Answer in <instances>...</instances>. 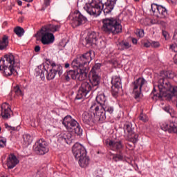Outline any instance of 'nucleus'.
Segmentation results:
<instances>
[{"label": "nucleus", "mask_w": 177, "mask_h": 177, "mask_svg": "<svg viewBox=\"0 0 177 177\" xmlns=\"http://www.w3.org/2000/svg\"><path fill=\"white\" fill-rule=\"evenodd\" d=\"M162 34L164 38H165V39H168L169 35H168V32L167 31L162 30Z\"/></svg>", "instance_id": "obj_48"}, {"label": "nucleus", "mask_w": 177, "mask_h": 177, "mask_svg": "<svg viewBox=\"0 0 177 177\" xmlns=\"http://www.w3.org/2000/svg\"><path fill=\"white\" fill-rule=\"evenodd\" d=\"M169 2H171V3H175L176 2V0H168Z\"/></svg>", "instance_id": "obj_59"}, {"label": "nucleus", "mask_w": 177, "mask_h": 177, "mask_svg": "<svg viewBox=\"0 0 177 177\" xmlns=\"http://www.w3.org/2000/svg\"><path fill=\"white\" fill-rule=\"evenodd\" d=\"M100 80L101 77L99 76L98 73H89V81L91 85L93 88V91H96L97 88H99V85H100Z\"/></svg>", "instance_id": "obj_22"}, {"label": "nucleus", "mask_w": 177, "mask_h": 177, "mask_svg": "<svg viewBox=\"0 0 177 177\" xmlns=\"http://www.w3.org/2000/svg\"><path fill=\"white\" fill-rule=\"evenodd\" d=\"M91 110L95 111V120L103 122L106 120V113L113 114L114 106L109 104V102L99 109V105L96 102H93L90 107Z\"/></svg>", "instance_id": "obj_6"}, {"label": "nucleus", "mask_w": 177, "mask_h": 177, "mask_svg": "<svg viewBox=\"0 0 177 177\" xmlns=\"http://www.w3.org/2000/svg\"><path fill=\"white\" fill-rule=\"evenodd\" d=\"M17 3H18L19 6H21V5H23V1H21V0H18Z\"/></svg>", "instance_id": "obj_55"}, {"label": "nucleus", "mask_w": 177, "mask_h": 177, "mask_svg": "<svg viewBox=\"0 0 177 177\" xmlns=\"http://www.w3.org/2000/svg\"><path fill=\"white\" fill-rule=\"evenodd\" d=\"M68 67H70V64H68V63H66L65 64V68H68Z\"/></svg>", "instance_id": "obj_57"}, {"label": "nucleus", "mask_w": 177, "mask_h": 177, "mask_svg": "<svg viewBox=\"0 0 177 177\" xmlns=\"http://www.w3.org/2000/svg\"><path fill=\"white\" fill-rule=\"evenodd\" d=\"M159 6H160V5H157L156 3L151 5V8L153 13H156V12H157L158 10Z\"/></svg>", "instance_id": "obj_43"}, {"label": "nucleus", "mask_w": 177, "mask_h": 177, "mask_svg": "<svg viewBox=\"0 0 177 177\" xmlns=\"http://www.w3.org/2000/svg\"><path fill=\"white\" fill-rule=\"evenodd\" d=\"M58 142H59V143L71 145V143H73V135L68 132L62 133L58 137Z\"/></svg>", "instance_id": "obj_23"}, {"label": "nucleus", "mask_w": 177, "mask_h": 177, "mask_svg": "<svg viewBox=\"0 0 177 177\" xmlns=\"http://www.w3.org/2000/svg\"><path fill=\"white\" fill-rule=\"evenodd\" d=\"M157 12L159 13V16L162 19H165V17L168 16V11L167 10V8L162 6L159 5Z\"/></svg>", "instance_id": "obj_32"}, {"label": "nucleus", "mask_w": 177, "mask_h": 177, "mask_svg": "<svg viewBox=\"0 0 177 177\" xmlns=\"http://www.w3.org/2000/svg\"><path fill=\"white\" fill-rule=\"evenodd\" d=\"M61 78L65 81V82H70V80H71L70 72L66 71L63 75H61Z\"/></svg>", "instance_id": "obj_39"}, {"label": "nucleus", "mask_w": 177, "mask_h": 177, "mask_svg": "<svg viewBox=\"0 0 177 177\" xmlns=\"http://www.w3.org/2000/svg\"><path fill=\"white\" fill-rule=\"evenodd\" d=\"M0 177H8V176H5L3 173H1Z\"/></svg>", "instance_id": "obj_58"}, {"label": "nucleus", "mask_w": 177, "mask_h": 177, "mask_svg": "<svg viewBox=\"0 0 177 177\" xmlns=\"http://www.w3.org/2000/svg\"><path fill=\"white\" fill-rule=\"evenodd\" d=\"M1 1H2V2H5L6 0H1Z\"/></svg>", "instance_id": "obj_63"}, {"label": "nucleus", "mask_w": 177, "mask_h": 177, "mask_svg": "<svg viewBox=\"0 0 177 177\" xmlns=\"http://www.w3.org/2000/svg\"><path fill=\"white\" fill-rule=\"evenodd\" d=\"M164 111L166 113H169L170 115L172 117V120H169V122H162L160 124V128L165 132H169V133H177V117L172 116V109H171V106H166L162 108Z\"/></svg>", "instance_id": "obj_7"}, {"label": "nucleus", "mask_w": 177, "mask_h": 177, "mask_svg": "<svg viewBox=\"0 0 177 177\" xmlns=\"http://www.w3.org/2000/svg\"><path fill=\"white\" fill-rule=\"evenodd\" d=\"M112 84V95L115 96L117 93L120 91V88H122V84L121 83V77L118 76H113L111 80Z\"/></svg>", "instance_id": "obj_19"}, {"label": "nucleus", "mask_w": 177, "mask_h": 177, "mask_svg": "<svg viewBox=\"0 0 177 177\" xmlns=\"http://www.w3.org/2000/svg\"><path fill=\"white\" fill-rule=\"evenodd\" d=\"M68 71L71 80H77V81H84L88 75V72L81 68H77V70H69Z\"/></svg>", "instance_id": "obj_15"}, {"label": "nucleus", "mask_w": 177, "mask_h": 177, "mask_svg": "<svg viewBox=\"0 0 177 177\" xmlns=\"http://www.w3.org/2000/svg\"><path fill=\"white\" fill-rule=\"evenodd\" d=\"M95 48H99L100 49H104L106 48V41L103 39L98 38L97 41H96Z\"/></svg>", "instance_id": "obj_35"}, {"label": "nucleus", "mask_w": 177, "mask_h": 177, "mask_svg": "<svg viewBox=\"0 0 177 177\" xmlns=\"http://www.w3.org/2000/svg\"><path fill=\"white\" fill-rule=\"evenodd\" d=\"M102 30L106 34H120L122 32V25L118 21L117 18L110 17L102 19Z\"/></svg>", "instance_id": "obj_5"}, {"label": "nucleus", "mask_w": 177, "mask_h": 177, "mask_svg": "<svg viewBox=\"0 0 177 177\" xmlns=\"http://www.w3.org/2000/svg\"><path fill=\"white\" fill-rule=\"evenodd\" d=\"M41 50V47L39 46H36L35 47V52H39Z\"/></svg>", "instance_id": "obj_51"}, {"label": "nucleus", "mask_w": 177, "mask_h": 177, "mask_svg": "<svg viewBox=\"0 0 177 177\" xmlns=\"http://www.w3.org/2000/svg\"><path fill=\"white\" fill-rule=\"evenodd\" d=\"M96 111L93 113L89 112H84L82 120L85 125H91L92 122H98L100 120H95Z\"/></svg>", "instance_id": "obj_20"}, {"label": "nucleus", "mask_w": 177, "mask_h": 177, "mask_svg": "<svg viewBox=\"0 0 177 177\" xmlns=\"http://www.w3.org/2000/svg\"><path fill=\"white\" fill-rule=\"evenodd\" d=\"M175 79H177V74H176V76Z\"/></svg>", "instance_id": "obj_64"}, {"label": "nucleus", "mask_w": 177, "mask_h": 177, "mask_svg": "<svg viewBox=\"0 0 177 177\" xmlns=\"http://www.w3.org/2000/svg\"><path fill=\"white\" fill-rule=\"evenodd\" d=\"M17 131V127H12L10 126V127L8 129V131Z\"/></svg>", "instance_id": "obj_52"}, {"label": "nucleus", "mask_w": 177, "mask_h": 177, "mask_svg": "<svg viewBox=\"0 0 177 177\" xmlns=\"http://www.w3.org/2000/svg\"><path fill=\"white\" fill-rule=\"evenodd\" d=\"M63 125L66 128V129H74V132L77 136H81L82 135V129L80 123L77 122L75 119L70 115L66 116L62 122Z\"/></svg>", "instance_id": "obj_8"}, {"label": "nucleus", "mask_w": 177, "mask_h": 177, "mask_svg": "<svg viewBox=\"0 0 177 177\" xmlns=\"http://www.w3.org/2000/svg\"><path fill=\"white\" fill-rule=\"evenodd\" d=\"M8 10H12V6H8Z\"/></svg>", "instance_id": "obj_61"}, {"label": "nucleus", "mask_w": 177, "mask_h": 177, "mask_svg": "<svg viewBox=\"0 0 177 177\" xmlns=\"http://www.w3.org/2000/svg\"><path fill=\"white\" fill-rule=\"evenodd\" d=\"M136 34L137 37L143 38V37H145V30L143 29H137Z\"/></svg>", "instance_id": "obj_41"}, {"label": "nucleus", "mask_w": 177, "mask_h": 177, "mask_svg": "<svg viewBox=\"0 0 177 177\" xmlns=\"http://www.w3.org/2000/svg\"><path fill=\"white\" fill-rule=\"evenodd\" d=\"M6 146V139L0 137V147H5Z\"/></svg>", "instance_id": "obj_45"}, {"label": "nucleus", "mask_w": 177, "mask_h": 177, "mask_svg": "<svg viewBox=\"0 0 177 177\" xmlns=\"http://www.w3.org/2000/svg\"><path fill=\"white\" fill-rule=\"evenodd\" d=\"M29 6H30V3H28L27 7L29 8Z\"/></svg>", "instance_id": "obj_62"}, {"label": "nucleus", "mask_w": 177, "mask_h": 177, "mask_svg": "<svg viewBox=\"0 0 177 177\" xmlns=\"http://www.w3.org/2000/svg\"><path fill=\"white\" fill-rule=\"evenodd\" d=\"M112 160L115 162H118V161H124V154L122 153V151L118 152V153H113Z\"/></svg>", "instance_id": "obj_33"}, {"label": "nucleus", "mask_w": 177, "mask_h": 177, "mask_svg": "<svg viewBox=\"0 0 177 177\" xmlns=\"http://www.w3.org/2000/svg\"><path fill=\"white\" fill-rule=\"evenodd\" d=\"M93 91V86L91 85L89 82H83L77 91V94L75 99L77 100H80V99H84L88 96V93Z\"/></svg>", "instance_id": "obj_10"}, {"label": "nucleus", "mask_w": 177, "mask_h": 177, "mask_svg": "<svg viewBox=\"0 0 177 177\" xmlns=\"http://www.w3.org/2000/svg\"><path fill=\"white\" fill-rule=\"evenodd\" d=\"M33 150L35 153L39 154V156H44L46 154V153L49 151L48 142L44 139L39 140L33 146Z\"/></svg>", "instance_id": "obj_11"}, {"label": "nucleus", "mask_w": 177, "mask_h": 177, "mask_svg": "<svg viewBox=\"0 0 177 177\" xmlns=\"http://www.w3.org/2000/svg\"><path fill=\"white\" fill-rule=\"evenodd\" d=\"M169 49V50H171V52H175L177 53V45L176 44H170Z\"/></svg>", "instance_id": "obj_44"}, {"label": "nucleus", "mask_w": 177, "mask_h": 177, "mask_svg": "<svg viewBox=\"0 0 177 177\" xmlns=\"http://www.w3.org/2000/svg\"><path fill=\"white\" fill-rule=\"evenodd\" d=\"M160 75H162V77H165L167 78V80H175L176 77V73L172 71H162L160 73Z\"/></svg>", "instance_id": "obj_28"}, {"label": "nucleus", "mask_w": 177, "mask_h": 177, "mask_svg": "<svg viewBox=\"0 0 177 177\" xmlns=\"http://www.w3.org/2000/svg\"><path fill=\"white\" fill-rule=\"evenodd\" d=\"M23 138L25 145H27V146H28V145H31V142H32V137H31L30 134L24 135Z\"/></svg>", "instance_id": "obj_36"}, {"label": "nucleus", "mask_w": 177, "mask_h": 177, "mask_svg": "<svg viewBox=\"0 0 177 177\" xmlns=\"http://www.w3.org/2000/svg\"><path fill=\"white\" fill-rule=\"evenodd\" d=\"M115 3H117V0H107L104 4L102 2L93 1L86 6V10L91 16L97 17V16H100L102 10L104 11V15L111 13Z\"/></svg>", "instance_id": "obj_2"}, {"label": "nucleus", "mask_w": 177, "mask_h": 177, "mask_svg": "<svg viewBox=\"0 0 177 177\" xmlns=\"http://www.w3.org/2000/svg\"><path fill=\"white\" fill-rule=\"evenodd\" d=\"M106 144L107 145L108 147H109V149L113 151H122V149H124V145L121 141L109 140L106 141Z\"/></svg>", "instance_id": "obj_21"}, {"label": "nucleus", "mask_w": 177, "mask_h": 177, "mask_svg": "<svg viewBox=\"0 0 177 177\" xmlns=\"http://www.w3.org/2000/svg\"><path fill=\"white\" fill-rule=\"evenodd\" d=\"M95 100L97 102L96 104L99 106V110L104 106H106L107 104V97L104 93L98 94L95 98Z\"/></svg>", "instance_id": "obj_26"}, {"label": "nucleus", "mask_w": 177, "mask_h": 177, "mask_svg": "<svg viewBox=\"0 0 177 177\" xmlns=\"http://www.w3.org/2000/svg\"><path fill=\"white\" fill-rule=\"evenodd\" d=\"M132 43L134 44V45H136V44H138V39L136 38H133L132 39Z\"/></svg>", "instance_id": "obj_53"}, {"label": "nucleus", "mask_w": 177, "mask_h": 177, "mask_svg": "<svg viewBox=\"0 0 177 177\" xmlns=\"http://www.w3.org/2000/svg\"><path fill=\"white\" fill-rule=\"evenodd\" d=\"M18 21L19 22V23H21L22 21H23V18H19V19H18Z\"/></svg>", "instance_id": "obj_60"}, {"label": "nucleus", "mask_w": 177, "mask_h": 177, "mask_svg": "<svg viewBox=\"0 0 177 177\" xmlns=\"http://www.w3.org/2000/svg\"><path fill=\"white\" fill-rule=\"evenodd\" d=\"M47 132L50 133V136H56V135H57V131H56L55 127H53L47 130Z\"/></svg>", "instance_id": "obj_42"}, {"label": "nucleus", "mask_w": 177, "mask_h": 177, "mask_svg": "<svg viewBox=\"0 0 177 177\" xmlns=\"http://www.w3.org/2000/svg\"><path fill=\"white\" fill-rule=\"evenodd\" d=\"M60 25H54V24H48L45 26H43L41 28H45L46 31L48 32H57L60 31Z\"/></svg>", "instance_id": "obj_27"}, {"label": "nucleus", "mask_w": 177, "mask_h": 177, "mask_svg": "<svg viewBox=\"0 0 177 177\" xmlns=\"http://www.w3.org/2000/svg\"><path fill=\"white\" fill-rule=\"evenodd\" d=\"M124 132H127V133L131 136V137L129 136V142H132L134 145L135 143H138L139 135L135 134V132H133L135 129L132 127V124L127 123L124 124Z\"/></svg>", "instance_id": "obj_18"}, {"label": "nucleus", "mask_w": 177, "mask_h": 177, "mask_svg": "<svg viewBox=\"0 0 177 177\" xmlns=\"http://www.w3.org/2000/svg\"><path fill=\"white\" fill-rule=\"evenodd\" d=\"M14 92L17 95V96H23V91H21L19 86H16L14 88Z\"/></svg>", "instance_id": "obj_40"}, {"label": "nucleus", "mask_w": 177, "mask_h": 177, "mask_svg": "<svg viewBox=\"0 0 177 177\" xmlns=\"http://www.w3.org/2000/svg\"><path fill=\"white\" fill-rule=\"evenodd\" d=\"M102 67V64H95L91 71H90V73H92L93 74H98L99 71L100 70V68Z\"/></svg>", "instance_id": "obj_38"}, {"label": "nucleus", "mask_w": 177, "mask_h": 177, "mask_svg": "<svg viewBox=\"0 0 177 177\" xmlns=\"http://www.w3.org/2000/svg\"><path fill=\"white\" fill-rule=\"evenodd\" d=\"M95 59V51L90 50L84 54L80 55L72 62L73 67L81 68L84 71H89V63Z\"/></svg>", "instance_id": "obj_3"}, {"label": "nucleus", "mask_w": 177, "mask_h": 177, "mask_svg": "<svg viewBox=\"0 0 177 177\" xmlns=\"http://www.w3.org/2000/svg\"><path fill=\"white\" fill-rule=\"evenodd\" d=\"M44 3L46 8H48L50 5V0H44Z\"/></svg>", "instance_id": "obj_50"}, {"label": "nucleus", "mask_w": 177, "mask_h": 177, "mask_svg": "<svg viewBox=\"0 0 177 177\" xmlns=\"http://www.w3.org/2000/svg\"><path fill=\"white\" fill-rule=\"evenodd\" d=\"M11 126H9V124H8V123L5 124V127L6 128V129H10Z\"/></svg>", "instance_id": "obj_56"}, {"label": "nucleus", "mask_w": 177, "mask_h": 177, "mask_svg": "<svg viewBox=\"0 0 177 177\" xmlns=\"http://www.w3.org/2000/svg\"><path fill=\"white\" fill-rule=\"evenodd\" d=\"M72 151L75 158L78 159L86 156V149L82 146V145L76 142L72 148Z\"/></svg>", "instance_id": "obj_16"}, {"label": "nucleus", "mask_w": 177, "mask_h": 177, "mask_svg": "<svg viewBox=\"0 0 177 177\" xmlns=\"http://www.w3.org/2000/svg\"><path fill=\"white\" fill-rule=\"evenodd\" d=\"M19 164V160L15 156V154H11L9 156L7 160V166L8 169H13V168Z\"/></svg>", "instance_id": "obj_25"}, {"label": "nucleus", "mask_w": 177, "mask_h": 177, "mask_svg": "<svg viewBox=\"0 0 177 177\" xmlns=\"http://www.w3.org/2000/svg\"><path fill=\"white\" fill-rule=\"evenodd\" d=\"M131 44L127 41H121L118 44L119 50H127L131 48Z\"/></svg>", "instance_id": "obj_31"}, {"label": "nucleus", "mask_w": 177, "mask_h": 177, "mask_svg": "<svg viewBox=\"0 0 177 177\" xmlns=\"http://www.w3.org/2000/svg\"><path fill=\"white\" fill-rule=\"evenodd\" d=\"M8 45H9V37L3 35L2 39L0 40V50L6 49V48H8Z\"/></svg>", "instance_id": "obj_30"}, {"label": "nucleus", "mask_w": 177, "mask_h": 177, "mask_svg": "<svg viewBox=\"0 0 177 177\" xmlns=\"http://www.w3.org/2000/svg\"><path fill=\"white\" fill-rule=\"evenodd\" d=\"M50 64L51 66V68L46 69L44 68V71L38 68L37 69V75H39L41 80L43 78H46L48 81H50L52 80H55V77H56V74H58L59 77H62L63 75V66L60 64H56L55 62H50Z\"/></svg>", "instance_id": "obj_4"}, {"label": "nucleus", "mask_w": 177, "mask_h": 177, "mask_svg": "<svg viewBox=\"0 0 177 177\" xmlns=\"http://www.w3.org/2000/svg\"><path fill=\"white\" fill-rule=\"evenodd\" d=\"M98 38L99 35L96 32H88L82 45L86 48H96V42H97Z\"/></svg>", "instance_id": "obj_12"}, {"label": "nucleus", "mask_w": 177, "mask_h": 177, "mask_svg": "<svg viewBox=\"0 0 177 177\" xmlns=\"http://www.w3.org/2000/svg\"><path fill=\"white\" fill-rule=\"evenodd\" d=\"M173 39L177 44V29L174 31V36H173Z\"/></svg>", "instance_id": "obj_49"}, {"label": "nucleus", "mask_w": 177, "mask_h": 177, "mask_svg": "<svg viewBox=\"0 0 177 177\" xmlns=\"http://www.w3.org/2000/svg\"><path fill=\"white\" fill-rule=\"evenodd\" d=\"M142 45L144 48H150L151 46V43L150 41H145Z\"/></svg>", "instance_id": "obj_47"}, {"label": "nucleus", "mask_w": 177, "mask_h": 177, "mask_svg": "<svg viewBox=\"0 0 177 177\" xmlns=\"http://www.w3.org/2000/svg\"><path fill=\"white\" fill-rule=\"evenodd\" d=\"M88 21V18L84 16L79 10H75L73 15L72 26L73 27H80Z\"/></svg>", "instance_id": "obj_14"}, {"label": "nucleus", "mask_w": 177, "mask_h": 177, "mask_svg": "<svg viewBox=\"0 0 177 177\" xmlns=\"http://www.w3.org/2000/svg\"><path fill=\"white\" fill-rule=\"evenodd\" d=\"M14 32L19 37H23L24 35V29L18 26L14 29Z\"/></svg>", "instance_id": "obj_37"}, {"label": "nucleus", "mask_w": 177, "mask_h": 177, "mask_svg": "<svg viewBox=\"0 0 177 177\" xmlns=\"http://www.w3.org/2000/svg\"><path fill=\"white\" fill-rule=\"evenodd\" d=\"M89 157L86 156V155L79 158V165L81 167V168H86V167L89 165Z\"/></svg>", "instance_id": "obj_29"}, {"label": "nucleus", "mask_w": 177, "mask_h": 177, "mask_svg": "<svg viewBox=\"0 0 177 177\" xmlns=\"http://www.w3.org/2000/svg\"><path fill=\"white\" fill-rule=\"evenodd\" d=\"M139 120H140V121H143L144 122L146 121V120H145V118H144L143 115H140L139 116Z\"/></svg>", "instance_id": "obj_54"}, {"label": "nucleus", "mask_w": 177, "mask_h": 177, "mask_svg": "<svg viewBox=\"0 0 177 177\" xmlns=\"http://www.w3.org/2000/svg\"><path fill=\"white\" fill-rule=\"evenodd\" d=\"M12 113V109L8 106L7 109H4L3 112H1V115L3 120H9L10 118V113Z\"/></svg>", "instance_id": "obj_34"}, {"label": "nucleus", "mask_w": 177, "mask_h": 177, "mask_svg": "<svg viewBox=\"0 0 177 177\" xmlns=\"http://www.w3.org/2000/svg\"><path fill=\"white\" fill-rule=\"evenodd\" d=\"M151 46H152V48H158V47H160V42H158V41H152L151 43Z\"/></svg>", "instance_id": "obj_46"}, {"label": "nucleus", "mask_w": 177, "mask_h": 177, "mask_svg": "<svg viewBox=\"0 0 177 177\" xmlns=\"http://www.w3.org/2000/svg\"><path fill=\"white\" fill-rule=\"evenodd\" d=\"M41 42L43 45H50L55 42V35L50 32L46 31V28H41Z\"/></svg>", "instance_id": "obj_13"}, {"label": "nucleus", "mask_w": 177, "mask_h": 177, "mask_svg": "<svg viewBox=\"0 0 177 177\" xmlns=\"http://www.w3.org/2000/svg\"><path fill=\"white\" fill-rule=\"evenodd\" d=\"M17 66H1V71L5 77H10L12 74H17Z\"/></svg>", "instance_id": "obj_24"}, {"label": "nucleus", "mask_w": 177, "mask_h": 177, "mask_svg": "<svg viewBox=\"0 0 177 177\" xmlns=\"http://www.w3.org/2000/svg\"><path fill=\"white\" fill-rule=\"evenodd\" d=\"M2 66H4L5 67H17V68H20V63L17 62L15 60V55L12 53L5 55L3 58L0 59V71H2Z\"/></svg>", "instance_id": "obj_9"}, {"label": "nucleus", "mask_w": 177, "mask_h": 177, "mask_svg": "<svg viewBox=\"0 0 177 177\" xmlns=\"http://www.w3.org/2000/svg\"><path fill=\"white\" fill-rule=\"evenodd\" d=\"M145 82L146 80L142 77H139L133 82V93L135 99H139V97H140L142 87L143 85H145Z\"/></svg>", "instance_id": "obj_17"}, {"label": "nucleus", "mask_w": 177, "mask_h": 177, "mask_svg": "<svg viewBox=\"0 0 177 177\" xmlns=\"http://www.w3.org/2000/svg\"><path fill=\"white\" fill-rule=\"evenodd\" d=\"M158 88L159 89V93H157L156 90V86L153 87V89L151 93V98L153 100H158L160 97H166L167 100H172L174 96L177 95V86H173L169 82V80L165 77H162V75H159V80L158 84Z\"/></svg>", "instance_id": "obj_1"}]
</instances>
